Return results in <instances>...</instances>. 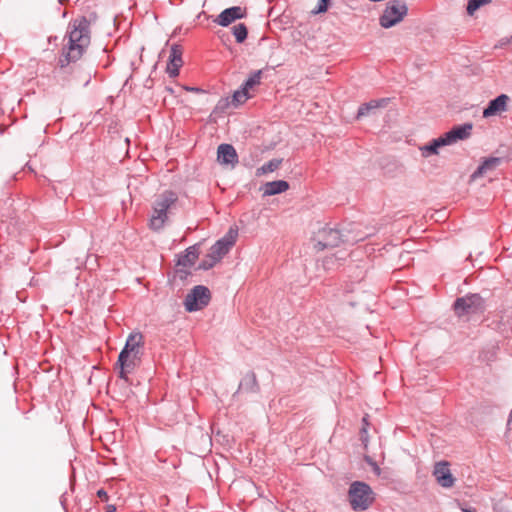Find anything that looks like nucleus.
I'll return each mask as SVG.
<instances>
[{"instance_id":"36","label":"nucleus","mask_w":512,"mask_h":512,"mask_svg":"<svg viewBox=\"0 0 512 512\" xmlns=\"http://www.w3.org/2000/svg\"><path fill=\"white\" fill-rule=\"evenodd\" d=\"M463 512H474V511L471 510V509L466 508V509H463Z\"/></svg>"},{"instance_id":"23","label":"nucleus","mask_w":512,"mask_h":512,"mask_svg":"<svg viewBox=\"0 0 512 512\" xmlns=\"http://www.w3.org/2000/svg\"><path fill=\"white\" fill-rule=\"evenodd\" d=\"M232 33L237 43H243L248 36V29L244 23H238L232 28Z\"/></svg>"},{"instance_id":"3","label":"nucleus","mask_w":512,"mask_h":512,"mask_svg":"<svg viewBox=\"0 0 512 512\" xmlns=\"http://www.w3.org/2000/svg\"><path fill=\"white\" fill-rule=\"evenodd\" d=\"M348 497L353 510L363 511L372 505L375 493L367 483L354 481L349 487Z\"/></svg>"},{"instance_id":"27","label":"nucleus","mask_w":512,"mask_h":512,"mask_svg":"<svg viewBox=\"0 0 512 512\" xmlns=\"http://www.w3.org/2000/svg\"><path fill=\"white\" fill-rule=\"evenodd\" d=\"M250 97L251 96L249 92L244 90V88L241 86L238 90L234 92L232 101L237 106L239 104H243Z\"/></svg>"},{"instance_id":"8","label":"nucleus","mask_w":512,"mask_h":512,"mask_svg":"<svg viewBox=\"0 0 512 512\" xmlns=\"http://www.w3.org/2000/svg\"><path fill=\"white\" fill-rule=\"evenodd\" d=\"M120 359L127 358L128 355H133L134 358H142L144 355V336L139 331L131 332L125 342L124 347L119 353Z\"/></svg>"},{"instance_id":"24","label":"nucleus","mask_w":512,"mask_h":512,"mask_svg":"<svg viewBox=\"0 0 512 512\" xmlns=\"http://www.w3.org/2000/svg\"><path fill=\"white\" fill-rule=\"evenodd\" d=\"M262 71L257 70L250 74V76L241 85L244 90L248 91L256 85L260 84Z\"/></svg>"},{"instance_id":"14","label":"nucleus","mask_w":512,"mask_h":512,"mask_svg":"<svg viewBox=\"0 0 512 512\" xmlns=\"http://www.w3.org/2000/svg\"><path fill=\"white\" fill-rule=\"evenodd\" d=\"M182 52V47L180 45H172L169 56V64L167 66V72L170 77L174 78L179 75V69L183 64Z\"/></svg>"},{"instance_id":"16","label":"nucleus","mask_w":512,"mask_h":512,"mask_svg":"<svg viewBox=\"0 0 512 512\" xmlns=\"http://www.w3.org/2000/svg\"><path fill=\"white\" fill-rule=\"evenodd\" d=\"M259 391V385L256 379V375L253 372L247 373L240 381L237 391L233 394L235 398L241 393H257Z\"/></svg>"},{"instance_id":"34","label":"nucleus","mask_w":512,"mask_h":512,"mask_svg":"<svg viewBox=\"0 0 512 512\" xmlns=\"http://www.w3.org/2000/svg\"><path fill=\"white\" fill-rule=\"evenodd\" d=\"M362 427H366V429H368V427H369L368 415H365V416L362 418Z\"/></svg>"},{"instance_id":"17","label":"nucleus","mask_w":512,"mask_h":512,"mask_svg":"<svg viewBox=\"0 0 512 512\" xmlns=\"http://www.w3.org/2000/svg\"><path fill=\"white\" fill-rule=\"evenodd\" d=\"M388 102V99H375L362 104L357 112L356 118L361 119L374 113L378 108L384 107Z\"/></svg>"},{"instance_id":"20","label":"nucleus","mask_w":512,"mask_h":512,"mask_svg":"<svg viewBox=\"0 0 512 512\" xmlns=\"http://www.w3.org/2000/svg\"><path fill=\"white\" fill-rule=\"evenodd\" d=\"M199 256L197 245L189 246L183 255H180L177 261L178 266L191 267Z\"/></svg>"},{"instance_id":"13","label":"nucleus","mask_w":512,"mask_h":512,"mask_svg":"<svg viewBox=\"0 0 512 512\" xmlns=\"http://www.w3.org/2000/svg\"><path fill=\"white\" fill-rule=\"evenodd\" d=\"M217 160L222 165L234 167L238 163V155L231 144H220L217 148Z\"/></svg>"},{"instance_id":"37","label":"nucleus","mask_w":512,"mask_h":512,"mask_svg":"<svg viewBox=\"0 0 512 512\" xmlns=\"http://www.w3.org/2000/svg\"><path fill=\"white\" fill-rule=\"evenodd\" d=\"M511 419H512V409H511V412H510V416H509L508 424L510 423Z\"/></svg>"},{"instance_id":"5","label":"nucleus","mask_w":512,"mask_h":512,"mask_svg":"<svg viewBox=\"0 0 512 512\" xmlns=\"http://www.w3.org/2000/svg\"><path fill=\"white\" fill-rule=\"evenodd\" d=\"M484 308V299L479 294H468L457 298L453 304L455 314L459 317L480 313Z\"/></svg>"},{"instance_id":"25","label":"nucleus","mask_w":512,"mask_h":512,"mask_svg":"<svg viewBox=\"0 0 512 512\" xmlns=\"http://www.w3.org/2000/svg\"><path fill=\"white\" fill-rule=\"evenodd\" d=\"M281 163H282V159H277V158L271 159L267 163L263 164L260 168H258L257 174L261 175V174H267V173L274 172L275 170H277L280 167Z\"/></svg>"},{"instance_id":"11","label":"nucleus","mask_w":512,"mask_h":512,"mask_svg":"<svg viewBox=\"0 0 512 512\" xmlns=\"http://www.w3.org/2000/svg\"><path fill=\"white\" fill-rule=\"evenodd\" d=\"M508 101L509 97L506 94H500L496 98L490 100L483 110V117L489 118L505 112L508 107Z\"/></svg>"},{"instance_id":"4","label":"nucleus","mask_w":512,"mask_h":512,"mask_svg":"<svg viewBox=\"0 0 512 512\" xmlns=\"http://www.w3.org/2000/svg\"><path fill=\"white\" fill-rule=\"evenodd\" d=\"M408 13V7L402 0H390L379 18V24L383 28H391L401 22Z\"/></svg>"},{"instance_id":"21","label":"nucleus","mask_w":512,"mask_h":512,"mask_svg":"<svg viewBox=\"0 0 512 512\" xmlns=\"http://www.w3.org/2000/svg\"><path fill=\"white\" fill-rule=\"evenodd\" d=\"M289 184L285 180H275L267 182L264 188V195H276L287 191Z\"/></svg>"},{"instance_id":"12","label":"nucleus","mask_w":512,"mask_h":512,"mask_svg":"<svg viewBox=\"0 0 512 512\" xmlns=\"http://www.w3.org/2000/svg\"><path fill=\"white\" fill-rule=\"evenodd\" d=\"M142 358H134L133 355H128L127 358L121 360L120 355H118V360L116 362V368L118 371L119 378L129 381L128 375L132 373L141 363Z\"/></svg>"},{"instance_id":"30","label":"nucleus","mask_w":512,"mask_h":512,"mask_svg":"<svg viewBox=\"0 0 512 512\" xmlns=\"http://www.w3.org/2000/svg\"><path fill=\"white\" fill-rule=\"evenodd\" d=\"M329 6H330V0H319L317 7L315 9H313L312 12L314 14L324 13L328 10Z\"/></svg>"},{"instance_id":"7","label":"nucleus","mask_w":512,"mask_h":512,"mask_svg":"<svg viewBox=\"0 0 512 512\" xmlns=\"http://www.w3.org/2000/svg\"><path fill=\"white\" fill-rule=\"evenodd\" d=\"M345 240H347L346 236L341 231L325 226L318 231L314 246L318 251H322L326 248L336 247Z\"/></svg>"},{"instance_id":"29","label":"nucleus","mask_w":512,"mask_h":512,"mask_svg":"<svg viewBox=\"0 0 512 512\" xmlns=\"http://www.w3.org/2000/svg\"><path fill=\"white\" fill-rule=\"evenodd\" d=\"M217 262L218 261H216V259L212 258L211 255L208 253L206 258L203 259L201 261V263L199 264V269L209 270V269L213 268Z\"/></svg>"},{"instance_id":"26","label":"nucleus","mask_w":512,"mask_h":512,"mask_svg":"<svg viewBox=\"0 0 512 512\" xmlns=\"http://www.w3.org/2000/svg\"><path fill=\"white\" fill-rule=\"evenodd\" d=\"M491 0H468L466 11L469 16H473L474 13L482 6L490 3Z\"/></svg>"},{"instance_id":"2","label":"nucleus","mask_w":512,"mask_h":512,"mask_svg":"<svg viewBox=\"0 0 512 512\" xmlns=\"http://www.w3.org/2000/svg\"><path fill=\"white\" fill-rule=\"evenodd\" d=\"M178 194L173 190H165L156 196L152 204V214L149 219V228L159 232L169 219V214L177 207Z\"/></svg>"},{"instance_id":"35","label":"nucleus","mask_w":512,"mask_h":512,"mask_svg":"<svg viewBox=\"0 0 512 512\" xmlns=\"http://www.w3.org/2000/svg\"><path fill=\"white\" fill-rule=\"evenodd\" d=\"M89 82H90V75L87 77V79L85 81V85H87Z\"/></svg>"},{"instance_id":"28","label":"nucleus","mask_w":512,"mask_h":512,"mask_svg":"<svg viewBox=\"0 0 512 512\" xmlns=\"http://www.w3.org/2000/svg\"><path fill=\"white\" fill-rule=\"evenodd\" d=\"M238 235L237 229L230 228L229 231L219 240L226 244L227 247H231L235 244Z\"/></svg>"},{"instance_id":"19","label":"nucleus","mask_w":512,"mask_h":512,"mask_svg":"<svg viewBox=\"0 0 512 512\" xmlns=\"http://www.w3.org/2000/svg\"><path fill=\"white\" fill-rule=\"evenodd\" d=\"M501 161L502 160L499 157H489V158H486L478 166V168L473 172V174L471 175V178L472 179H477V178L483 176L488 171H491V170L495 169L501 163Z\"/></svg>"},{"instance_id":"1","label":"nucleus","mask_w":512,"mask_h":512,"mask_svg":"<svg viewBox=\"0 0 512 512\" xmlns=\"http://www.w3.org/2000/svg\"><path fill=\"white\" fill-rule=\"evenodd\" d=\"M90 40V21L85 16L73 19L68 25L64 36L66 43L58 59V67L62 72L67 73L70 65L81 59Z\"/></svg>"},{"instance_id":"18","label":"nucleus","mask_w":512,"mask_h":512,"mask_svg":"<svg viewBox=\"0 0 512 512\" xmlns=\"http://www.w3.org/2000/svg\"><path fill=\"white\" fill-rule=\"evenodd\" d=\"M450 145L445 135H441L438 138L431 140L427 145L421 147L422 155L428 157L430 155L438 154V149L444 146Z\"/></svg>"},{"instance_id":"9","label":"nucleus","mask_w":512,"mask_h":512,"mask_svg":"<svg viewBox=\"0 0 512 512\" xmlns=\"http://www.w3.org/2000/svg\"><path fill=\"white\" fill-rule=\"evenodd\" d=\"M433 476L437 483L443 488H451L455 483V478L450 471L448 461L437 462L433 469Z\"/></svg>"},{"instance_id":"22","label":"nucleus","mask_w":512,"mask_h":512,"mask_svg":"<svg viewBox=\"0 0 512 512\" xmlns=\"http://www.w3.org/2000/svg\"><path fill=\"white\" fill-rule=\"evenodd\" d=\"M230 248L226 246L222 241L217 240L210 248L209 254L216 261H220L228 252Z\"/></svg>"},{"instance_id":"10","label":"nucleus","mask_w":512,"mask_h":512,"mask_svg":"<svg viewBox=\"0 0 512 512\" xmlns=\"http://www.w3.org/2000/svg\"><path fill=\"white\" fill-rule=\"evenodd\" d=\"M245 17V10L240 6H232L224 9L214 20L222 27L229 26L232 22Z\"/></svg>"},{"instance_id":"31","label":"nucleus","mask_w":512,"mask_h":512,"mask_svg":"<svg viewBox=\"0 0 512 512\" xmlns=\"http://www.w3.org/2000/svg\"><path fill=\"white\" fill-rule=\"evenodd\" d=\"M360 440H361L362 444L364 445V447H367L369 439H368V429H366V427H362L360 430Z\"/></svg>"},{"instance_id":"6","label":"nucleus","mask_w":512,"mask_h":512,"mask_svg":"<svg viewBox=\"0 0 512 512\" xmlns=\"http://www.w3.org/2000/svg\"><path fill=\"white\" fill-rule=\"evenodd\" d=\"M211 299L210 290L203 285H197L186 295L184 307L188 312H195L206 307Z\"/></svg>"},{"instance_id":"15","label":"nucleus","mask_w":512,"mask_h":512,"mask_svg":"<svg viewBox=\"0 0 512 512\" xmlns=\"http://www.w3.org/2000/svg\"><path fill=\"white\" fill-rule=\"evenodd\" d=\"M473 125L471 123H464L462 125L454 126L451 130L444 133L449 144H453L458 140L467 139L471 135Z\"/></svg>"},{"instance_id":"32","label":"nucleus","mask_w":512,"mask_h":512,"mask_svg":"<svg viewBox=\"0 0 512 512\" xmlns=\"http://www.w3.org/2000/svg\"><path fill=\"white\" fill-rule=\"evenodd\" d=\"M97 496L104 502H107L109 500L108 493L105 489L101 488L97 491Z\"/></svg>"},{"instance_id":"33","label":"nucleus","mask_w":512,"mask_h":512,"mask_svg":"<svg viewBox=\"0 0 512 512\" xmlns=\"http://www.w3.org/2000/svg\"><path fill=\"white\" fill-rule=\"evenodd\" d=\"M116 506L114 504H107L105 506V512H115Z\"/></svg>"}]
</instances>
